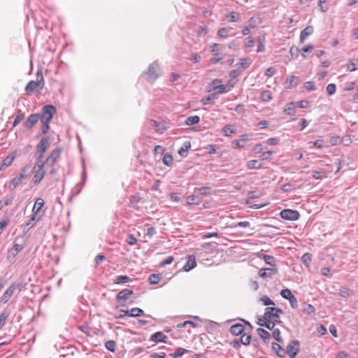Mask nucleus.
Listing matches in <instances>:
<instances>
[{
    "label": "nucleus",
    "instance_id": "29",
    "mask_svg": "<svg viewBox=\"0 0 358 358\" xmlns=\"http://www.w3.org/2000/svg\"><path fill=\"white\" fill-rule=\"evenodd\" d=\"M131 282V279L127 275H119L114 280L115 284H125Z\"/></svg>",
    "mask_w": 358,
    "mask_h": 358
},
{
    "label": "nucleus",
    "instance_id": "16",
    "mask_svg": "<svg viewBox=\"0 0 358 358\" xmlns=\"http://www.w3.org/2000/svg\"><path fill=\"white\" fill-rule=\"evenodd\" d=\"M149 124L150 127H153L155 129V131L158 134H162L166 129V127L165 125L162 124L160 122H158L155 120H150L149 121Z\"/></svg>",
    "mask_w": 358,
    "mask_h": 358
},
{
    "label": "nucleus",
    "instance_id": "60",
    "mask_svg": "<svg viewBox=\"0 0 358 358\" xmlns=\"http://www.w3.org/2000/svg\"><path fill=\"white\" fill-rule=\"evenodd\" d=\"M43 125L41 126V131L43 134L47 133L49 129V123L47 120H41Z\"/></svg>",
    "mask_w": 358,
    "mask_h": 358
},
{
    "label": "nucleus",
    "instance_id": "4",
    "mask_svg": "<svg viewBox=\"0 0 358 358\" xmlns=\"http://www.w3.org/2000/svg\"><path fill=\"white\" fill-rule=\"evenodd\" d=\"M264 313L269 322H271V326L273 325V328L275 327V325L281 324V322L280 321V316L282 314V310L281 309L273 307H267L265 309Z\"/></svg>",
    "mask_w": 358,
    "mask_h": 358
},
{
    "label": "nucleus",
    "instance_id": "31",
    "mask_svg": "<svg viewBox=\"0 0 358 358\" xmlns=\"http://www.w3.org/2000/svg\"><path fill=\"white\" fill-rule=\"evenodd\" d=\"M200 118L197 115L190 116L185 120V124L188 126L193 125L199 122Z\"/></svg>",
    "mask_w": 358,
    "mask_h": 358
},
{
    "label": "nucleus",
    "instance_id": "64",
    "mask_svg": "<svg viewBox=\"0 0 358 358\" xmlns=\"http://www.w3.org/2000/svg\"><path fill=\"white\" fill-rule=\"evenodd\" d=\"M276 73V69L274 67H269L266 71V76L268 77L273 76Z\"/></svg>",
    "mask_w": 358,
    "mask_h": 358
},
{
    "label": "nucleus",
    "instance_id": "55",
    "mask_svg": "<svg viewBox=\"0 0 358 358\" xmlns=\"http://www.w3.org/2000/svg\"><path fill=\"white\" fill-rule=\"evenodd\" d=\"M232 146L234 148H244L245 143L241 142V141L240 139L234 140L232 141Z\"/></svg>",
    "mask_w": 358,
    "mask_h": 358
},
{
    "label": "nucleus",
    "instance_id": "63",
    "mask_svg": "<svg viewBox=\"0 0 358 358\" xmlns=\"http://www.w3.org/2000/svg\"><path fill=\"white\" fill-rule=\"evenodd\" d=\"M273 155L272 151H266L262 153L260 157L262 160H266L268 159L271 156Z\"/></svg>",
    "mask_w": 358,
    "mask_h": 358
},
{
    "label": "nucleus",
    "instance_id": "44",
    "mask_svg": "<svg viewBox=\"0 0 358 358\" xmlns=\"http://www.w3.org/2000/svg\"><path fill=\"white\" fill-rule=\"evenodd\" d=\"M186 201L188 205H197L199 201L197 200V197L195 195H190L186 198Z\"/></svg>",
    "mask_w": 358,
    "mask_h": 358
},
{
    "label": "nucleus",
    "instance_id": "27",
    "mask_svg": "<svg viewBox=\"0 0 358 358\" xmlns=\"http://www.w3.org/2000/svg\"><path fill=\"white\" fill-rule=\"evenodd\" d=\"M273 94L270 90L263 91L261 94L260 99L262 101L267 102L272 99Z\"/></svg>",
    "mask_w": 358,
    "mask_h": 358
},
{
    "label": "nucleus",
    "instance_id": "19",
    "mask_svg": "<svg viewBox=\"0 0 358 358\" xmlns=\"http://www.w3.org/2000/svg\"><path fill=\"white\" fill-rule=\"evenodd\" d=\"M313 33V27L312 26H307L303 29L300 34V42L303 43L307 37Z\"/></svg>",
    "mask_w": 358,
    "mask_h": 358
},
{
    "label": "nucleus",
    "instance_id": "6",
    "mask_svg": "<svg viewBox=\"0 0 358 358\" xmlns=\"http://www.w3.org/2000/svg\"><path fill=\"white\" fill-rule=\"evenodd\" d=\"M56 113V108L52 105H46L43 108V113L41 117V120L50 122L53 115Z\"/></svg>",
    "mask_w": 358,
    "mask_h": 358
},
{
    "label": "nucleus",
    "instance_id": "26",
    "mask_svg": "<svg viewBox=\"0 0 358 358\" xmlns=\"http://www.w3.org/2000/svg\"><path fill=\"white\" fill-rule=\"evenodd\" d=\"M257 331L259 337L262 338L264 341L268 340L271 338V334L264 329L259 328L257 329Z\"/></svg>",
    "mask_w": 358,
    "mask_h": 358
},
{
    "label": "nucleus",
    "instance_id": "56",
    "mask_svg": "<svg viewBox=\"0 0 358 358\" xmlns=\"http://www.w3.org/2000/svg\"><path fill=\"white\" fill-rule=\"evenodd\" d=\"M303 87L309 91H313L315 90V84L312 81L306 82L303 85Z\"/></svg>",
    "mask_w": 358,
    "mask_h": 358
},
{
    "label": "nucleus",
    "instance_id": "47",
    "mask_svg": "<svg viewBox=\"0 0 358 358\" xmlns=\"http://www.w3.org/2000/svg\"><path fill=\"white\" fill-rule=\"evenodd\" d=\"M105 347L107 350L114 352L116 349V343L114 341H108L106 343Z\"/></svg>",
    "mask_w": 358,
    "mask_h": 358
},
{
    "label": "nucleus",
    "instance_id": "50",
    "mask_svg": "<svg viewBox=\"0 0 358 358\" xmlns=\"http://www.w3.org/2000/svg\"><path fill=\"white\" fill-rule=\"evenodd\" d=\"M8 224L9 219L8 217L0 220V236L1 235L4 229L8 225Z\"/></svg>",
    "mask_w": 358,
    "mask_h": 358
},
{
    "label": "nucleus",
    "instance_id": "15",
    "mask_svg": "<svg viewBox=\"0 0 358 358\" xmlns=\"http://www.w3.org/2000/svg\"><path fill=\"white\" fill-rule=\"evenodd\" d=\"M167 336L164 335L162 332L158 331L153 334L150 337V341L155 343H166L167 342Z\"/></svg>",
    "mask_w": 358,
    "mask_h": 358
},
{
    "label": "nucleus",
    "instance_id": "25",
    "mask_svg": "<svg viewBox=\"0 0 358 358\" xmlns=\"http://www.w3.org/2000/svg\"><path fill=\"white\" fill-rule=\"evenodd\" d=\"M246 166L248 169H261L262 167V165L257 160L253 159L248 162Z\"/></svg>",
    "mask_w": 358,
    "mask_h": 358
},
{
    "label": "nucleus",
    "instance_id": "36",
    "mask_svg": "<svg viewBox=\"0 0 358 358\" xmlns=\"http://www.w3.org/2000/svg\"><path fill=\"white\" fill-rule=\"evenodd\" d=\"M352 291L347 287H341L339 289V294L344 298L349 297L352 295Z\"/></svg>",
    "mask_w": 358,
    "mask_h": 358
},
{
    "label": "nucleus",
    "instance_id": "53",
    "mask_svg": "<svg viewBox=\"0 0 358 358\" xmlns=\"http://www.w3.org/2000/svg\"><path fill=\"white\" fill-rule=\"evenodd\" d=\"M336 85L331 83L327 87V92L329 95H332L336 92Z\"/></svg>",
    "mask_w": 358,
    "mask_h": 358
},
{
    "label": "nucleus",
    "instance_id": "32",
    "mask_svg": "<svg viewBox=\"0 0 358 358\" xmlns=\"http://www.w3.org/2000/svg\"><path fill=\"white\" fill-rule=\"evenodd\" d=\"M313 177L315 179H323L327 177V173L324 170L313 171Z\"/></svg>",
    "mask_w": 358,
    "mask_h": 358
},
{
    "label": "nucleus",
    "instance_id": "58",
    "mask_svg": "<svg viewBox=\"0 0 358 358\" xmlns=\"http://www.w3.org/2000/svg\"><path fill=\"white\" fill-rule=\"evenodd\" d=\"M289 300V302L290 303V306L292 308H298V301L295 296L291 297Z\"/></svg>",
    "mask_w": 358,
    "mask_h": 358
},
{
    "label": "nucleus",
    "instance_id": "33",
    "mask_svg": "<svg viewBox=\"0 0 358 358\" xmlns=\"http://www.w3.org/2000/svg\"><path fill=\"white\" fill-rule=\"evenodd\" d=\"M265 43H266L265 38H259L257 39V52H263L265 51Z\"/></svg>",
    "mask_w": 358,
    "mask_h": 358
},
{
    "label": "nucleus",
    "instance_id": "24",
    "mask_svg": "<svg viewBox=\"0 0 358 358\" xmlns=\"http://www.w3.org/2000/svg\"><path fill=\"white\" fill-rule=\"evenodd\" d=\"M223 134L226 136H231L235 134L234 127L231 124H227L222 129Z\"/></svg>",
    "mask_w": 358,
    "mask_h": 358
},
{
    "label": "nucleus",
    "instance_id": "39",
    "mask_svg": "<svg viewBox=\"0 0 358 358\" xmlns=\"http://www.w3.org/2000/svg\"><path fill=\"white\" fill-rule=\"evenodd\" d=\"M162 162H163L164 164H165L166 166H171L173 164V162L171 155H170L169 153L165 154L162 159Z\"/></svg>",
    "mask_w": 358,
    "mask_h": 358
},
{
    "label": "nucleus",
    "instance_id": "13",
    "mask_svg": "<svg viewBox=\"0 0 358 358\" xmlns=\"http://www.w3.org/2000/svg\"><path fill=\"white\" fill-rule=\"evenodd\" d=\"M278 272L276 268H262L259 271V275L262 278H267L271 277L273 275Z\"/></svg>",
    "mask_w": 358,
    "mask_h": 358
},
{
    "label": "nucleus",
    "instance_id": "18",
    "mask_svg": "<svg viewBox=\"0 0 358 358\" xmlns=\"http://www.w3.org/2000/svg\"><path fill=\"white\" fill-rule=\"evenodd\" d=\"M295 108H296V103L294 102H289L288 103L284 109V113L291 117L292 120H294L295 118L294 117L295 115Z\"/></svg>",
    "mask_w": 358,
    "mask_h": 358
},
{
    "label": "nucleus",
    "instance_id": "20",
    "mask_svg": "<svg viewBox=\"0 0 358 358\" xmlns=\"http://www.w3.org/2000/svg\"><path fill=\"white\" fill-rule=\"evenodd\" d=\"M133 294V291L128 289H124L118 292L116 299L117 301H126L130 295Z\"/></svg>",
    "mask_w": 358,
    "mask_h": 358
},
{
    "label": "nucleus",
    "instance_id": "2",
    "mask_svg": "<svg viewBox=\"0 0 358 358\" xmlns=\"http://www.w3.org/2000/svg\"><path fill=\"white\" fill-rule=\"evenodd\" d=\"M221 83L220 79L213 80L210 84V90L216 91L218 94L226 93L231 91L235 85L233 78L230 79L226 85H222Z\"/></svg>",
    "mask_w": 358,
    "mask_h": 358
},
{
    "label": "nucleus",
    "instance_id": "37",
    "mask_svg": "<svg viewBox=\"0 0 358 358\" xmlns=\"http://www.w3.org/2000/svg\"><path fill=\"white\" fill-rule=\"evenodd\" d=\"M187 352H188L187 350L182 348H179L176 349L173 353L171 354V356L172 357V358H177L178 357L183 355L185 353H186Z\"/></svg>",
    "mask_w": 358,
    "mask_h": 358
},
{
    "label": "nucleus",
    "instance_id": "59",
    "mask_svg": "<svg viewBox=\"0 0 358 358\" xmlns=\"http://www.w3.org/2000/svg\"><path fill=\"white\" fill-rule=\"evenodd\" d=\"M24 118V114H21L20 115H17L13 123V127H16L18 124H20Z\"/></svg>",
    "mask_w": 358,
    "mask_h": 358
},
{
    "label": "nucleus",
    "instance_id": "5",
    "mask_svg": "<svg viewBox=\"0 0 358 358\" xmlns=\"http://www.w3.org/2000/svg\"><path fill=\"white\" fill-rule=\"evenodd\" d=\"M50 146V140L48 137H43L36 146L37 153L38 155V160H44V153Z\"/></svg>",
    "mask_w": 358,
    "mask_h": 358
},
{
    "label": "nucleus",
    "instance_id": "34",
    "mask_svg": "<svg viewBox=\"0 0 358 358\" xmlns=\"http://www.w3.org/2000/svg\"><path fill=\"white\" fill-rule=\"evenodd\" d=\"M272 348L276 352L278 356L281 357L285 356V351L279 344L273 343L272 344Z\"/></svg>",
    "mask_w": 358,
    "mask_h": 358
},
{
    "label": "nucleus",
    "instance_id": "28",
    "mask_svg": "<svg viewBox=\"0 0 358 358\" xmlns=\"http://www.w3.org/2000/svg\"><path fill=\"white\" fill-rule=\"evenodd\" d=\"M143 315V310L139 308H132L129 310V316L139 317Z\"/></svg>",
    "mask_w": 358,
    "mask_h": 358
},
{
    "label": "nucleus",
    "instance_id": "54",
    "mask_svg": "<svg viewBox=\"0 0 358 358\" xmlns=\"http://www.w3.org/2000/svg\"><path fill=\"white\" fill-rule=\"evenodd\" d=\"M263 258L267 264H269L271 266L274 265V258L272 256L263 255Z\"/></svg>",
    "mask_w": 358,
    "mask_h": 358
},
{
    "label": "nucleus",
    "instance_id": "7",
    "mask_svg": "<svg viewBox=\"0 0 358 358\" xmlns=\"http://www.w3.org/2000/svg\"><path fill=\"white\" fill-rule=\"evenodd\" d=\"M280 215L281 218L286 220H297L299 217V213L296 210H293L291 209H284L282 210Z\"/></svg>",
    "mask_w": 358,
    "mask_h": 358
},
{
    "label": "nucleus",
    "instance_id": "41",
    "mask_svg": "<svg viewBox=\"0 0 358 358\" xmlns=\"http://www.w3.org/2000/svg\"><path fill=\"white\" fill-rule=\"evenodd\" d=\"M240 342L245 345H248L251 341V336L248 334H243L240 338Z\"/></svg>",
    "mask_w": 358,
    "mask_h": 358
},
{
    "label": "nucleus",
    "instance_id": "57",
    "mask_svg": "<svg viewBox=\"0 0 358 358\" xmlns=\"http://www.w3.org/2000/svg\"><path fill=\"white\" fill-rule=\"evenodd\" d=\"M222 59V57L219 53H215L213 57L210 59L212 64H216Z\"/></svg>",
    "mask_w": 358,
    "mask_h": 358
},
{
    "label": "nucleus",
    "instance_id": "38",
    "mask_svg": "<svg viewBox=\"0 0 358 358\" xmlns=\"http://www.w3.org/2000/svg\"><path fill=\"white\" fill-rule=\"evenodd\" d=\"M280 295L282 298L287 300L294 296L291 292V290L287 288L282 289L280 292Z\"/></svg>",
    "mask_w": 358,
    "mask_h": 358
},
{
    "label": "nucleus",
    "instance_id": "62",
    "mask_svg": "<svg viewBox=\"0 0 358 358\" xmlns=\"http://www.w3.org/2000/svg\"><path fill=\"white\" fill-rule=\"evenodd\" d=\"M127 242L129 245H133L137 242V239L134 237L133 234H130L128 236L127 238Z\"/></svg>",
    "mask_w": 358,
    "mask_h": 358
},
{
    "label": "nucleus",
    "instance_id": "1",
    "mask_svg": "<svg viewBox=\"0 0 358 358\" xmlns=\"http://www.w3.org/2000/svg\"><path fill=\"white\" fill-rule=\"evenodd\" d=\"M44 78L42 71L36 73V80L29 81L25 87V92L27 94L41 92L44 87Z\"/></svg>",
    "mask_w": 358,
    "mask_h": 358
},
{
    "label": "nucleus",
    "instance_id": "23",
    "mask_svg": "<svg viewBox=\"0 0 358 358\" xmlns=\"http://www.w3.org/2000/svg\"><path fill=\"white\" fill-rule=\"evenodd\" d=\"M257 324L259 326L265 327L268 329H273V325L271 326V322H269L268 318L266 317V315H265L258 318Z\"/></svg>",
    "mask_w": 358,
    "mask_h": 358
},
{
    "label": "nucleus",
    "instance_id": "10",
    "mask_svg": "<svg viewBox=\"0 0 358 358\" xmlns=\"http://www.w3.org/2000/svg\"><path fill=\"white\" fill-rule=\"evenodd\" d=\"M61 155V149L55 148L54 149L50 155L46 159V162L49 164L51 166H53L55 164L59 159Z\"/></svg>",
    "mask_w": 358,
    "mask_h": 358
},
{
    "label": "nucleus",
    "instance_id": "21",
    "mask_svg": "<svg viewBox=\"0 0 358 358\" xmlns=\"http://www.w3.org/2000/svg\"><path fill=\"white\" fill-rule=\"evenodd\" d=\"M245 330V326L243 324H236L230 327V332L234 336L241 334Z\"/></svg>",
    "mask_w": 358,
    "mask_h": 358
},
{
    "label": "nucleus",
    "instance_id": "12",
    "mask_svg": "<svg viewBox=\"0 0 358 358\" xmlns=\"http://www.w3.org/2000/svg\"><path fill=\"white\" fill-rule=\"evenodd\" d=\"M16 289V285L15 283L11 284L8 288L3 294L1 301L3 303H6L10 299Z\"/></svg>",
    "mask_w": 358,
    "mask_h": 358
},
{
    "label": "nucleus",
    "instance_id": "42",
    "mask_svg": "<svg viewBox=\"0 0 358 358\" xmlns=\"http://www.w3.org/2000/svg\"><path fill=\"white\" fill-rule=\"evenodd\" d=\"M252 64V60L250 58H243L240 59V66L243 69H247Z\"/></svg>",
    "mask_w": 358,
    "mask_h": 358
},
{
    "label": "nucleus",
    "instance_id": "22",
    "mask_svg": "<svg viewBox=\"0 0 358 358\" xmlns=\"http://www.w3.org/2000/svg\"><path fill=\"white\" fill-rule=\"evenodd\" d=\"M44 203V200L42 198H38L32 209L34 214L38 215Z\"/></svg>",
    "mask_w": 358,
    "mask_h": 358
},
{
    "label": "nucleus",
    "instance_id": "61",
    "mask_svg": "<svg viewBox=\"0 0 358 358\" xmlns=\"http://www.w3.org/2000/svg\"><path fill=\"white\" fill-rule=\"evenodd\" d=\"M210 188L209 187H202L200 188H197L196 191L201 194H209Z\"/></svg>",
    "mask_w": 358,
    "mask_h": 358
},
{
    "label": "nucleus",
    "instance_id": "46",
    "mask_svg": "<svg viewBox=\"0 0 358 358\" xmlns=\"http://www.w3.org/2000/svg\"><path fill=\"white\" fill-rule=\"evenodd\" d=\"M303 310L309 315H315L316 311L315 308L311 304H308Z\"/></svg>",
    "mask_w": 358,
    "mask_h": 358
},
{
    "label": "nucleus",
    "instance_id": "9",
    "mask_svg": "<svg viewBox=\"0 0 358 358\" xmlns=\"http://www.w3.org/2000/svg\"><path fill=\"white\" fill-rule=\"evenodd\" d=\"M299 351V343L296 341L290 342L287 346V352L291 358H294Z\"/></svg>",
    "mask_w": 358,
    "mask_h": 358
},
{
    "label": "nucleus",
    "instance_id": "17",
    "mask_svg": "<svg viewBox=\"0 0 358 358\" xmlns=\"http://www.w3.org/2000/svg\"><path fill=\"white\" fill-rule=\"evenodd\" d=\"M196 266V262L194 256L189 255L187 257V261L183 266V270L187 272L194 268Z\"/></svg>",
    "mask_w": 358,
    "mask_h": 358
},
{
    "label": "nucleus",
    "instance_id": "45",
    "mask_svg": "<svg viewBox=\"0 0 358 358\" xmlns=\"http://www.w3.org/2000/svg\"><path fill=\"white\" fill-rule=\"evenodd\" d=\"M191 146V143L190 142H187L185 143V147H182L179 150H178V154L180 155V156H182V157H185L187 155V151H188V149L190 148Z\"/></svg>",
    "mask_w": 358,
    "mask_h": 358
},
{
    "label": "nucleus",
    "instance_id": "51",
    "mask_svg": "<svg viewBox=\"0 0 358 358\" xmlns=\"http://www.w3.org/2000/svg\"><path fill=\"white\" fill-rule=\"evenodd\" d=\"M217 34L219 37L225 38L228 36V29L225 27L220 28Z\"/></svg>",
    "mask_w": 358,
    "mask_h": 358
},
{
    "label": "nucleus",
    "instance_id": "52",
    "mask_svg": "<svg viewBox=\"0 0 358 358\" xmlns=\"http://www.w3.org/2000/svg\"><path fill=\"white\" fill-rule=\"evenodd\" d=\"M260 301L264 306L274 305V302L267 296H262Z\"/></svg>",
    "mask_w": 358,
    "mask_h": 358
},
{
    "label": "nucleus",
    "instance_id": "14",
    "mask_svg": "<svg viewBox=\"0 0 358 358\" xmlns=\"http://www.w3.org/2000/svg\"><path fill=\"white\" fill-rule=\"evenodd\" d=\"M38 120L39 115L32 114L27 117L24 124L27 129H31L36 124Z\"/></svg>",
    "mask_w": 358,
    "mask_h": 358
},
{
    "label": "nucleus",
    "instance_id": "40",
    "mask_svg": "<svg viewBox=\"0 0 358 358\" xmlns=\"http://www.w3.org/2000/svg\"><path fill=\"white\" fill-rule=\"evenodd\" d=\"M273 331L272 332V336L273 337V338H275L278 342H282V338L280 336V331L278 328H275L273 327V329H271Z\"/></svg>",
    "mask_w": 358,
    "mask_h": 358
},
{
    "label": "nucleus",
    "instance_id": "8",
    "mask_svg": "<svg viewBox=\"0 0 358 358\" xmlns=\"http://www.w3.org/2000/svg\"><path fill=\"white\" fill-rule=\"evenodd\" d=\"M28 176V169L26 167H24L21 173L19 174V176L15 177L12 179L10 181V185L13 187V188L17 187L22 182V181L27 178Z\"/></svg>",
    "mask_w": 358,
    "mask_h": 358
},
{
    "label": "nucleus",
    "instance_id": "35",
    "mask_svg": "<svg viewBox=\"0 0 358 358\" xmlns=\"http://www.w3.org/2000/svg\"><path fill=\"white\" fill-rule=\"evenodd\" d=\"M22 245L15 243L10 248L9 252L15 257L17 254H18L20 251L22 250Z\"/></svg>",
    "mask_w": 358,
    "mask_h": 358
},
{
    "label": "nucleus",
    "instance_id": "43",
    "mask_svg": "<svg viewBox=\"0 0 358 358\" xmlns=\"http://www.w3.org/2000/svg\"><path fill=\"white\" fill-rule=\"evenodd\" d=\"M297 78L294 76H292L286 79L285 84L287 87L294 86L296 85Z\"/></svg>",
    "mask_w": 358,
    "mask_h": 358
},
{
    "label": "nucleus",
    "instance_id": "30",
    "mask_svg": "<svg viewBox=\"0 0 358 358\" xmlns=\"http://www.w3.org/2000/svg\"><path fill=\"white\" fill-rule=\"evenodd\" d=\"M162 279L160 274H152L148 278V281L152 285H156L160 282Z\"/></svg>",
    "mask_w": 358,
    "mask_h": 358
},
{
    "label": "nucleus",
    "instance_id": "11",
    "mask_svg": "<svg viewBox=\"0 0 358 358\" xmlns=\"http://www.w3.org/2000/svg\"><path fill=\"white\" fill-rule=\"evenodd\" d=\"M16 158V152L10 153L0 164V170H3L10 166Z\"/></svg>",
    "mask_w": 358,
    "mask_h": 358
},
{
    "label": "nucleus",
    "instance_id": "3",
    "mask_svg": "<svg viewBox=\"0 0 358 358\" xmlns=\"http://www.w3.org/2000/svg\"><path fill=\"white\" fill-rule=\"evenodd\" d=\"M45 162L44 160H38L32 169V182L34 185H38L41 182L45 176V171L44 169Z\"/></svg>",
    "mask_w": 358,
    "mask_h": 358
},
{
    "label": "nucleus",
    "instance_id": "48",
    "mask_svg": "<svg viewBox=\"0 0 358 358\" xmlns=\"http://www.w3.org/2000/svg\"><path fill=\"white\" fill-rule=\"evenodd\" d=\"M255 43V40L252 36H248L245 38V46L247 48H250L254 47Z\"/></svg>",
    "mask_w": 358,
    "mask_h": 358
},
{
    "label": "nucleus",
    "instance_id": "49",
    "mask_svg": "<svg viewBox=\"0 0 358 358\" xmlns=\"http://www.w3.org/2000/svg\"><path fill=\"white\" fill-rule=\"evenodd\" d=\"M9 313L4 311L0 315V329L4 326L6 320H7Z\"/></svg>",
    "mask_w": 358,
    "mask_h": 358
}]
</instances>
